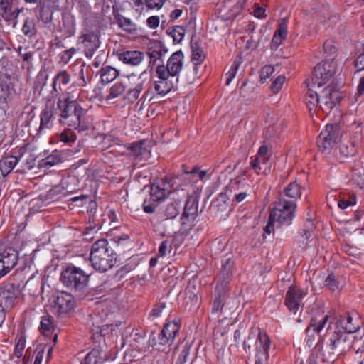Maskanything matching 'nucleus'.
Segmentation results:
<instances>
[{
  "mask_svg": "<svg viewBox=\"0 0 364 364\" xmlns=\"http://www.w3.org/2000/svg\"><path fill=\"white\" fill-rule=\"evenodd\" d=\"M357 338L348 333H344L341 329L333 328V322L331 321L328 326L326 341L318 343L314 349H317V356L321 353V360L332 363L341 355L348 353L354 348Z\"/></svg>",
  "mask_w": 364,
  "mask_h": 364,
  "instance_id": "1",
  "label": "nucleus"
},
{
  "mask_svg": "<svg viewBox=\"0 0 364 364\" xmlns=\"http://www.w3.org/2000/svg\"><path fill=\"white\" fill-rule=\"evenodd\" d=\"M90 260L95 270L104 272L114 266L117 256L108 241L101 239L92 244Z\"/></svg>",
  "mask_w": 364,
  "mask_h": 364,
  "instance_id": "2",
  "label": "nucleus"
},
{
  "mask_svg": "<svg viewBox=\"0 0 364 364\" xmlns=\"http://www.w3.org/2000/svg\"><path fill=\"white\" fill-rule=\"evenodd\" d=\"M57 106L60 112V122L77 129L80 127L83 112L77 100L70 92H66L58 98Z\"/></svg>",
  "mask_w": 364,
  "mask_h": 364,
  "instance_id": "3",
  "label": "nucleus"
},
{
  "mask_svg": "<svg viewBox=\"0 0 364 364\" xmlns=\"http://www.w3.org/2000/svg\"><path fill=\"white\" fill-rule=\"evenodd\" d=\"M232 262L228 259L222 266L220 277L223 280L218 282L215 289V297L212 304V314L225 313L229 303L227 301L228 284L232 271Z\"/></svg>",
  "mask_w": 364,
  "mask_h": 364,
  "instance_id": "4",
  "label": "nucleus"
},
{
  "mask_svg": "<svg viewBox=\"0 0 364 364\" xmlns=\"http://www.w3.org/2000/svg\"><path fill=\"white\" fill-rule=\"evenodd\" d=\"M104 28L105 26L100 24H85L79 41L83 44L85 55L87 58H92L100 48Z\"/></svg>",
  "mask_w": 364,
  "mask_h": 364,
  "instance_id": "5",
  "label": "nucleus"
},
{
  "mask_svg": "<svg viewBox=\"0 0 364 364\" xmlns=\"http://www.w3.org/2000/svg\"><path fill=\"white\" fill-rule=\"evenodd\" d=\"M90 276V273L81 268L70 264L62 271L60 280L70 289L81 291L87 286Z\"/></svg>",
  "mask_w": 364,
  "mask_h": 364,
  "instance_id": "6",
  "label": "nucleus"
},
{
  "mask_svg": "<svg viewBox=\"0 0 364 364\" xmlns=\"http://www.w3.org/2000/svg\"><path fill=\"white\" fill-rule=\"evenodd\" d=\"M296 203L288 200L284 197H279L274 207L270 212L272 219L277 220V227L289 225L295 215Z\"/></svg>",
  "mask_w": 364,
  "mask_h": 364,
  "instance_id": "7",
  "label": "nucleus"
},
{
  "mask_svg": "<svg viewBox=\"0 0 364 364\" xmlns=\"http://www.w3.org/2000/svg\"><path fill=\"white\" fill-rule=\"evenodd\" d=\"M181 181L179 176L157 179L150 188L151 200L154 202L161 201L168 196L171 197V193L179 191L178 188L181 185L178 183Z\"/></svg>",
  "mask_w": 364,
  "mask_h": 364,
  "instance_id": "8",
  "label": "nucleus"
},
{
  "mask_svg": "<svg viewBox=\"0 0 364 364\" xmlns=\"http://www.w3.org/2000/svg\"><path fill=\"white\" fill-rule=\"evenodd\" d=\"M341 132L339 124H327L317 139V146L321 152L328 154L341 140Z\"/></svg>",
  "mask_w": 364,
  "mask_h": 364,
  "instance_id": "9",
  "label": "nucleus"
},
{
  "mask_svg": "<svg viewBox=\"0 0 364 364\" xmlns=\"http://www.w3.org/2000/svg\"><path fill=\"white\" fill-rule=\"evenodd\" d=\"M156 74L158 80H155L151 85L149 84L147 89L143 92V97L147 98L150 92L154 90L156 95L164 96L178 87L179 78L167 76L166 74L161 75L160 70L156 68Z\"/></svg>",
  "mask_w": 364,
  "mask_h": 364,
  "instance_id": "10",
  "label": "nucleus"
},
{
  "mask_svg": "<svg viewBox=\"0 0 364 364\" xmlns=\"http://www.w3.org/2000/svg\"><path fill=\"white\" fill-rule=\"evenodd\" d=\"M337 63L334 60H326L318 63L313 71L311 82L313 86L321 87L336 73Z\"/></svg>",
  "mask_w": 364,
  "mask_h": 364,
  "instance_id": "11",
  "label": "nucleus"
},
{
  "mask_svg": "<svg viewBox=\"0 0 364 364\" xmlns=\"http://www.w3.org/2000/svg\"><path fill=\"white\" fill-rule=\"evenodd\" d=\"M187 196L183 188L171 193L169 202L158 213L159 218L161 220L174 219L179 214L182 201Z\"/></svg>",
  "mask_w": 364,
  "mask_h": 364,
  "instance_id": "12",
  "label": "nucleus"
},
{
  "mask_svg": "<svg viewBox=\"0 0 364 364\" xmlns=\"http://www.w3.org/2000/svg\"><path fill=\"white\" fill-rule=\"evenodd\" d=\"M19 294L18 287L14 283L7 281L0 283V311L11 309Z\"/></svg>",
  "mask_w": 364,
  "mask_h": 364,
  "instance_id": "13",
  "label": "nucleus"
},
{
  "mask_svg": "<svg viewBox=\"0 0 364 364\" xmlns=\"http://www.w3.org/2000/svg\"><path fill=\"white\" fill-rule=\"evenodd\" d=\"M149 80L148 73L145 70L140 73V75L134 80L132 87L129 88L126 98L132 103L135 102L139 100V102L145 100L143 95L139 98L143 90H146L149 87ZM144 100H143V102Z\"/></svg>",
  "mask_w": 364,
  "mask_h": 364,
  "instance_id": "14",
  "label": "nucleus"
},
{
  "mask_svg": "<svg viewBox=\"0 0 364 364\" xmlns=\"http://www.w3.org/2000/svg\"><path fill=\"white\" fill-rule=\"evenodd\" d=\"M320 109L329 114L333 108L340 102L341 95L338 90L332 85L325 87L320 94Z\"/></svg>",
  "mask_w": 364,
  "mask_h": 364,
  "instance_id": "15",
  "label": "nucleus"
},
{
  "mask_svg": "<svg viewBox=\"0 0 364 364\" xmlns=\"http://www.w3.org/2000/svg\"><path fill=\"white\" fill-rule=\"evenodd\" d=\"M183 55L181 50L173 53L169 58L166 66L158 65L156 69L160 70V74L164 75L178 78V73L183 68Z\"/></svg>",
  "mask_w": 364,
  "mask_h": 364,
  "instance_id": "16",
  "label": "nucleus"
},
{
  "mask_svg": "<svg viewBox=\"0 0 364 364\" xmlns=\"http://www.w3.org/2000/svg\"><path fill=\"white\" fill-rule=\"evenodd\" d=\"M270 339L264 332L259 331L255 341V364H266L269 358Z\"/></svg>",
  "mask_w": 364,
  "mask_h": 364,
  "instance_id": "17",
  "label": "nucleus"
},
{
  "mask_svg": "<svg viewBox=\"0 0 364 364\" xmlns=\"http://www.w3.org/2000/svg\"><path fill=\"white\" fill-rule=\"evenodd\" d=\"M18 259L19 253L13 247H7L0 252V268L4 276L18 264Z\"/></svg>",
  "mask_w": 364,
  "mask_h": 364,
  "instance_id": "18",
  "label": "nucleus"
},
{
  "mask_svg": "<svg viewBox=\"0 0 364 364\" xmlns=\"http://www.w3.org/2000/svg\"><path fill=\"white\" fill-rule=\"evenodd\" d=\"M75 304V301L71 294L62 292L55 298L52 308L54 313L61 316L72 311Z\"/></svg>",
  "mask_w": 364,
  "mask_h": 364,
  "instance_id": "19",
  "label": "nucleus"
},
{
  "mask_svg": "<svg viewBox=\"0 0 364 364\" xmlns=\"http://www.w3.org/2000/svg\"><path fill=\"white\" fill-rule=\"evenodd\" d=\"M306 295V291L291 286L285 296V304L288 309L296 314L302 304L303 298Z\"/></svg>",
  "mask_w": 364,
  "mask_h": 364,
  "instance_id": "20",
  "label": "nucleus"
},
{
  "mask_svg": "<svg viewBox=\"0 0 364 364\" xmlns=\"http://www.w3.org/2000/svg\"><path fill=\"white\" fill-rule=\"evenodd\" d=\"M168 52L165 46L159 41H154L149 43L147 54L149 57V65H154L159 60L163 62L162 58Z\"/></svg>",
  "mask_w": 364,
  "mask_h": 364,
  "instance_id": "21",
  "label": "nucleus"
},
{
  "mask_svg": "<svg viewBox=\"0 0 364 364\" xmlns=\"http://www.w3.org/2000/svg\"><path fill=\"white\" fill-rule=\"evenodd\" d=\"M353 321V318L349 314H345L341 316L334 323H333V328L341 329L344 333L353 335V333L360 329V325L354 323Z\"/></svg>",
  "mask_w": 364,
  "mask_h": 364,
  "instance_id": "22",
  "label": "nucleus"
},
{
  "mask_svg": "<svg viewBox=\"0 0 364 364\" xmlns=\"http://www.w3.org/2000/svg\"><path fill=\"white\" fill-rule=\"evenodd\" d=\"M146 141L133 143L128 147L129 154L136 161L148 159L150 156V148Z\"/></svg>",
  "mask_w": 364,
  "mask_h": 364,
  "instance_id": "23",
  "label": "nucleus"
},
{
  "mask_svg": "<svg viewBox=\"0 0 364 364\" xmlns=\"http://www.w3.org/2000/svg\"><path fill=\"white\" fill-rule=\"evenodd\" d=\"M56 109L43 108L40 114V126L37 134L41 135L50 130L53 126V120L55 117Z\"/></svg>",
  "mask_w": 364,
  "mask_h": 364,
  "instance_id": "24",
  "label": "nucleus"
},
{
  "mask_svg": "<svg viewBox=\"0 0 364 364\" xmlns=\"http://www.w3.org/2000/svg\"><path fill=\"white\" fill-rule=\"evenodd\" d=\"M245 0H229L227 3L228 13L221 14L222 20L234 21L243 9Z\"/></svg>",
  "mask_w": 364,
  "mask_h": 364,
  "instance_id": "25",
  "label": "nucleus"
},
{
  "mask_svg": "<svg viewBox=\"0 0 364 364\" xmlns=\"http://www.w3.org/2000/svg\"><path fill=\"white\" fill-rule=\"evenodd\" d=\"M117 55L121 61L131 65H139L144 58V53L139 50H126Z\"/></svg>",
  "mask_w": 364,
  "mask_h": 364,
  "instance_id": "26",
  "label": "nucleus"
},
{
  "mask_svg": "<svg viewBox=\"0 0 364 364\" xmlns=\"http://www.w3.org/2000/svg\"><path fill=\"white\" fill-rule=\"evenodd\" d=\"M107 360L103 350L100 348H93L81 361L82 364H102Z\"/></svg>",
  "mask_w": 364,
  "mask_h": 364,
  "instance_id": "27",
  "label": "nucleus"
},
{
  "mask_svg": "<svg viewBox=\"0 0 364 364\" xmlns=\"http://www.w3.org/2000/svg\"><path fill=\"white\" fill-rule=\"evenodd\" d=\"M198 213V201L196 197L189 196L185 203L184 210L181 216L182 220L194 218Z\"/></svg>",
  "mask_w": 364,
  "mask_h": 364,
  "instance_id": "28",
  "label": "nucleus"
},
{
  "mask_svg": "<svg viewBox=\"0 0 364 364\" xmlns=\"http://www.w3.org/2000/svg\"><path fill=\"white\" fill-rule=\"evenodd\" d=\"M20 158L14 156H6L0 161V171L3 176H6L17 165Z\"/></svg>",
  "mask_w": 364,
  "mask_h": 364,
  "instance_id": "29",
  "label": "nucleus"
},
{
  "mask_svg": "<svg viewBox=\"0 0 364 364\" xmlns=\"http://www.w3.org/2000/svg\"><path fill=\"white\" fill-rule=\"evenodd\" d=\"M301 196V187L296 181H293L286 186L279 196V197H284V198L285 197L289 198L291 199V200H294L295 202Z\"/></svg>",
  "mask_w": 364,
  "mask_h": 364,
  "instance_id": "30",
  "label": "nucleus"
},
{
  "mask_svg": "<svg viewBox=\"0 0 364 364\" xmlns=\"http://www.w3.org/2000/svg\"><path fill=\"white\" fill-rule=\"evenodd\" d=\"M207 172L205 171H200L197 166H195L191 171H184L183 173L178 176L181 181L183 180L196 183L198 180H203Z\"/></svg>",
  "mask_w": 364,
  "mask_h": 364,
  "instance_id": "31",
  "label": "nucleus"
},
{
  "mask_svg": "<svg viewBox=\"0 0 364 364\" xmlns=\"http://www.w3.org/2000/svg\"><path fill=\"white\" fill-rule=\"evenodd\" d=\"M71 76L66 70L59 71L53 78L52 87L58 89L59 92L62 91L63 87L70 82Z\"/></svg>",
  "mask_w": 364,
  "mask_h": 364,
  "instance_id": "32",
  "label": "nucleus"
},
{
  "mask_svg": "<svg viewBox=\"0 0 364 364\" xmlns=\"http://www.w3.org/2000/svg\"><path fill=\"white\" fill-rule=\"evenodd\" d=\"M60 162H62L60 153L58 151H54L51 154L39 161L38 167L40 168H49Z\"/></svg>",
  "mask_w": 364,
  "mask_h": 364,
  "instance_id": "33",
  "label": "nucleus"
},
{
  "mask_svg": "<svg viewBox=\"0 0 364 364\" xmlns=\"http://www.w3.org/2000/svg\"><path fill=\"white\" fill-rule=\"evenodd\" d=\"M100 79L102 84H108L119 75V71L115 68L106 66L100 70Z\"/></svg>",
  "mask_w": 364,
  "mask_h": 364,
  "instance_id": "34",
  "label": "nucleus"
},
{
  "mask_svg": "<svg viewBox=\"0 0 364 364\" xmlns=\"http://www.w3.org/2000/svg\"><path fill=\"white\" fill-rule=\"evenodd\" d=\"M320 95L317 92L309 88L306 96V104L309 111L314 109H320Z\"/></svg>",
  "mask_w": 364,
  "mask_h": 364,
  "instance_id": "35",
  "label": "nucleus"
},
{
  "mask_svg": "<svg viewBox=\"0 0 364 364\" xmlns=\"http://www.w3.org/2000/svg\"><path fill=\"white\" fill-rule=\"evenodd\" d=\"M0 6L3 11L2 16L6 21L17 17L18 14L12 11V0H1Z\"/></svg>",
  "mask_w": 364,
  "mask_h": 364,
  "instance_id": "36",
  "label": "nucleus"
},
{
  "mask_svg": "<svg viewBox=\"0 0 364 364\" xmlns=\"http://www.w3.org/2000/svg\"><path fill=\"white\" fill-rule=\"evenodd\" d=\"M241 190H250V188L242 185L240 179L238 178H235L231 180L230 183L226 186L225 194L228 197H230L236 194V193L241 192Z\"/></svg>",
  "mask_w": 364,
  "mask_h": 364,
  "instance_id": "37",
  "label": "nucleus"
},
{
  "mask_svg": "<svg viewBox=\"0 0 364 364\" xmlns=\"http://www.w3.org/2000/svg\"><path fill=\"white\" fill-rule=\"evenodd\" d=\"M329 316L326 315L323 318L318 321L316 318H311L309 325L306 329V333L308 336H310V332L312 329L313 332L319 333L325 326L327 321H328Z\"/></svg>",
  "mask_w": 364,
  "mask_h": 364,
  "instance_id": "38",
  "label": "nucleus"
},
{
  "mask_svg": "<svg viewBox=\"0 0 364 364\" xmlns=\"http://www.w3.org/2000/svg\"><path fill=\"white\" fill-rule=\"evenodd\" d=\"M314 229V224L312 220L309 219L304 225V228L299 230L298 232L299 242L303 244H306L307 240L311 236V232Z\"/></svg>",
  "mask_w": 364,
  "mask_h": 364,
  "instance_id": "39",
  "label": "nucleus"
},
{
  "mask_svg": "<svg viewBox=\"0 0 364 364\" xmlns=\"http://www.w3.org/2000/svg\"><path fill=\"white\" fill-rule=\"evenodd\" d=\"M191 61L195 65H200L205 59V53L198 43L191 44Z\"/></svg>",
  "mask_w": 364,
  "mask_h": 364,
  "instance_id": "40",
  "label": "nucleus"
},
{
  "mask_svg": "<svg viewBox=\"0 0 364 364\" xmlns=\"http://www.w3.org/2000/svg\"><path fill=\"white\" fill-rule=\"evenodd\" d=\"M60 92L58 90L57 88L52 87V90L50 93L45 97V107L46 109H55V100L63 96L65 94L60 95Z\"/></svg>",
  "mask_w": 364,
  "mask_h": 364,
  "instance_id": "41",
  "label": "nucleus"
},
{
  "mask_svg": "<svg viewBox=\"0 0 364 364\" xmlns=\"http://www.w3.org/2000/svg\"><path fill=\"white\" fill-rule=\"evenodd\" d=\"M166 32L173 38L174 42L180 43L184 37L186 29L183 26L176 25L168 28Z\"/></svg>",
  "mask_w": 364,
  "mask_h": 364,
  "instance_id": "42",
  "label": "nucleus"
},
{
  "mask_svg": "<svg viewBox=\"0 0 364 364\" xmlns=\"http://www.w3.org/2000/svg\"><path fill=\"white\" fill-rule=\"evenodd\" d=\"M339 152L344 157H349L356 153V148L355 144L351 141H341L339 146Z\"/></svg>",
  "mask_w": 364,
  "mask_h": 364,
  "instance_id": "43",
  "label": "nucleus"
},
{
  "mask_svg": "<svg viewBox=\"0 0 364 364\" xmlns=\"http://www.w3.org/2000/svg\"><path fill=\"white\" fill-rule=\"evenodd\" d=\"M325 285L332 291H339L343 287V282L331 274L326 279Z\"/></svg>",
  "mask_w": 364,
  "mask_h": 364,
  "instance_id": "44",
  "label": "nucleus"
},
{
  "mask_svg": "<svg viewBox=\"0 0 364 364\" xmlns=\"http://www.w3.org/2000/svg\"><path fill=\"white\" fill-rule=\"evenodd\" d=\"M178 331L179 326L176 322L174 321L166 323L161 330L163 334H166L168 337H169V339L173 340H174Z\"/></svg>",
  "mask_w": 364,
  "mask_h": 364,
  "instance_id": "45",
  "label": "nucleus"
},
{
  "mask_svg": "<svg viewBox=\"0 0 364 364\" xmlns=\"http://www.w3.org/2000/svg\"><path fill=\"white\" fill-rule=\"evenodd\" d=\"M242 63V58L240 56H237L233 64L232 65L230 70L226 73L225 85H229L232 80L235 78L237 70Z\"/></svg>",
  "mask_w": 364,
  "mask_h": 364,
  "instance_id": "46",
  "label": "nucleus"
},
{
  "mask_svg": "<svg viewBox=\"0 0 364 364\" xmlns=\"http://www.w3.org/2000/svg\"><path fill=\"white\" fill-rule=\"evenodd\" d=\"M126 89V86L123 82H116L109 89V99H113L121 95Z\"/></svg>",
  "mask_w": 364,
  "mask_h": 364,
  "instance_id": "47",
  "label": "nucleus"
},
{
  "mask_svg": "<svg viewBox=\"0 0 364 364\" xmlns=\"http://www.w3.org/2000/svg\"><path fill=\"white\" fill-rule=\"evenodd\" d=\"M351 182L361 189L364 185V176L362 169H356L353 172Z\"/></svg>",
  "mask_w": 364,
  "mask_h": 364,
  "instance_id": "48",
  "label": "nucleus"
},
{
  "mask_svg": "<svg viewBox=\"0 0 364 364\" xmlns=\"http://www.w3.org/2000/svg\"><path fill=\"white\" fill-rule=\"evenodd\" d=\"M59 139L61 141L70 144L75 141L77 139L76 134L71 129H65L60 133Z\"/></svg>",
  "mask_w": 364,
  "mask_h": 364,
  "instance_id": "49",
  "label": "nucleus"
},
{
  "mask_svg": "<svg viewBox=\"0 0 364 364\" xmlns=\"http://www.w3.org/2000/svg\"><path fill=\"white\" fill-rule=\"evenodd\" d=\"M284 80H285V77L284 75H279L277 78L274 79L272 84L271 85V86H270L271 91L274 94L278 93L281 90L282 85L284 82Z\"/></svg>",
  "mask_w": 364,
  "mask_h": 364,
  "instance_id": "50",
  "label": "nucleus"
},
{
  "mask_svg": "<svg viewBox=\"0 0 364 364\" xmlns=\"http://www.w3.org/2000/svg\"><path fill=\"white\" fill-rule=\"evenodd\" d=\"M53 328V323L50 316H43L41 318L40 330L42 333H45L46 331L49 332Z\"/></svg>",
  "mask_w": 364,
  "mask_h": 364,
  "instance_id": "51",
  "label": "nucleus"
},
{
  "mask_svg": "<svg viewBox=\"0 0 364 364\" xmlns=\"http://www.w3.org/2000/svg\"><path fill=\"white\" fill-rule=\"evenodd\" d=\"M76 52H77V49L75 48H71L70 49L63 51L60 54V61L63 64H67L70 60V59L72 58L73 55L76 53Z\"/></svg>",
  "mask_w": 364,
  "mask_h": 364,
  "instance_id": "52",
  "label": "nucleus"
},
{
  "mask_svg": "<svg viewBox=\"0 0 364 364\" xmlns=\"http://www.w3.org/2000/svg\"><path fill=\"white\" fill-rule=\"evenodd\" d=\"M171 243L168 240H164L159 245L158 255L159 257H164L168 252H171Z\"/></svg>",
  "mask_w": 364,
  "mask_h": 364,
  "instance_id": "53",
  "label": "nucleus"
},
{
  "mask_svg": "<svg viewBox=\"0 0 364 364\" xmlns=\"http://www.w3.org/2000/svg\"><path fill=\"white\" fill-rule=\"evenodd\" d=\"M60 31L63 33L62 36L64 38H68L73 36L76 31L74 24H62Z\"/></svg>",
  "mask_w": 364,
  "mask_h": 364,
  "instance_id": "54",
  "label": "nucleus"
},
{
  "mask_svg": "<svg viewBox=\"0 0 364 364\" xmlns=\"http://www.w3.org/2000/svg\"><path fill=\"white\" fill-rule=\"evenodd\" d=\"M256 333L254 331L250 332L247 338L245 339L243 342V349L246 353L250 354L251 351V343L254 341Z\"/></svg>",
  "mask_w": 364,
  "mask_h": 364,
  "instance_id": "55",
  "label": "nucleus"
},
{
  "mask_svg": "<svg viewBox=\"0 0 364 364\" xmlns=\"http://www.w3.org/2000/svg\"><path fill=\"white\" fill-rule=\"evenodd\" d=\"M92 325L95 328H93L92 331L95 333H100L101 335L103 333L105 328L107 326V325H101L100 319L97 316L92 317Z\"/></svg>",
  "mask_w": 364,
  "mask_h": 364,
  "instance_id": "56",
  "label": "nucleus"
},
{
  "mask_svg": "<svg viewBox=\"0 0 364 364\" xmlns=\"http://www.w3.org/2000/svg\"><path fill=\"white\" fill-rule=\"evenodd\" d=\"M257 156L262 160V163H266L270 156L268 146L267 145L261 146L258 150Z\"/></svg>",
  "mask_w": 364,
  "mask_h": 364,
  "instance_id": "57",
  "label": "nucleus"
},
{
  "mask_svg": "<svg viewBox=\"0 0 364 364\" xmlns=\"http://www.w3.org/2000/svg\"><path fill=\"white\" fill-rule=\"evenodd\" d=\"M190 353V346L186 345L181 350L176 364H185Z\"/></svg>",
  "mask_w": 364,
  "mask_h": 364,
  "instance_id": "58",
  "label": "nucleus"
},
{
  "mask_svg": "<svg viewBox=\"0 0 364 364\" xmlns=\"http://www.w3.org/2000/svg\"><path fill=\"white\" fill-rule=\"evenodd\" d=\"M166 0H145V5L149 9H159Z\"/></svg>",
  "mask_w": 364,
  "mask_h": 364,
  "instance_id": "59",
  "label": "nucleus"
},
{
  "mask_svg": "<svg viewBox=\"0 0 364 364\" xmlns=\"http://www.w3.org/2000/svg\"><path fill=\"white\" fill-rule=\"evenodd\" d=\"M250 190H241V192L236 193V194H234L229 198H231L232 201L240 203L246 198V197L250 194Z\"/></svg>",
  "mask_w": 364,
  "mask_h": 364,
  "instance_id": "60",
  "label": "nucleus"
},
{
  "mask_svg": "<svg viewBox=\"0 0 364 364\" xmlns=\"http://www.w3.org/2000/svg\"><path fill=\"white\" fill-rule=\"evenodd\" d=\"M22 31L25 36H28L30 38H32L36 33L35 24H23Z\"/></svg>",
  "mask_w": 364,
  "mask_h": 364,
  "instance_id": "61",
  "label": "nucleus"
},
{
  "mask_svg": "<svg viewBox=\"0 0 364 364\" xmlns=\"http://www.w3.org/2000/svg\"><path fill=\"white\" fill-rule=\"evenodd\" d=\"M274 71V67L272 65H265L264 66L260 73V78L261 80H267Z\"/></svg>",
  "mask_w": 364,
  "mask_h": 364,
  "instance_id": "62",
  "label": "nucleus"
},
{
  "mask_svg": "<svg viewBox=\"0 0 364 364\" xmlns=\"http://www.w3.org/2000/svg\"><path fill=\"white\" fill-rule=\"evenodd\" d=\"M355 203V196H353L348 200L341 199L338 203V205L341 209H346L347 207L354 205Z\"/></svg>",
  "mask_w": 364,
  "mask_h": 364,
  "instance_id": "63",
  "label": "nucleus"
},
{
  "mask_svg": "<svg viewBox=\"0 0 364 364\" xmlns=\"http://www.w3.org/2000/svg\"><path fill=\"white\" fill-rule=\"evenodd\" d=\"M25 348V341L23 339H19L15 346L14 354L17 358H21L23 355V351Z\"/></svg>",
  "mask_w": 364,
  "mask_h": 364,
  "instance_id": "64",
  "label": "nucleus"
}]
</instances>
